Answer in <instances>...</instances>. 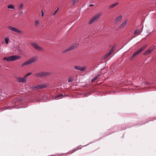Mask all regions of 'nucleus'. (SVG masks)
<instances>
[{"mask_svg":"<svg viewBox=\"0 0 156 156\" xmlns=\"http://www.w3.org/2000/svg\"><path fill=\"white\" fill-rule=\"evenodd\" d=\"M20 56L18 55H12L8 57H5L3 58V60L6 61H11L16 60L17 59H20Z\"/></svg>","mask_w":156,"mask_h":156,"instance_id":"obj_1","label":"nucleus"},{"mask_svg":"<svg viewBox=\"0 0 156 156\" xmlns=\"http://www.w3.org/2000/svg\"><path fill=\"white\" fill-rule=\"evenodd\" d=\"M147 46L144 45L141 47L140 49L136 51L134 53L132 56L130 58V59H132L133 58L135 57L136 55L140 54L141 51H143L146 48Z\"/></svg>","mask_w":156,"mask_h":156,"instance_id":"obj_2","label":"nucleus"},{"mask_svg":"<svg viewBox=\"0 0 156 156\" xmlns=\"http://www.w3.org/2000/svg\"><path fill=\"white\" fill-rule=\"evenodd\" d=\"M101 15V13H98L95 15L90 20L89 22V24L90 25L92 24L96 20H98L100 17Z\"/></svg>","mask_w":156,"mask_h":156,"instance_id":"obj_3","label":"nucleus"},{"mask_svg":"<svg viewBox=\"0 0 156 156\" xmlns=\"http://www.w3.org/2000/svg\"><path fill=\"white\" fill-rule=\"evenodd\" d=\"M36 61V58L35 57H33L30 58L29 60L23 63L22 65V66L23 67L25 66L31 64Z\"/></svg>","mask_w":156,"mask_h":156,"instance_id":"obj_4","label":"nucleus"},{"mask_svg":"<svg viewBox=\"0 0 156 156\" xmlns=\"http://www.w3.org/2000/svg\"><path fill=\"white\" fill-rule=\"evenodd\" d=\"M50 73L49 72H40L34 74L35 76L37 77H43L47 75H49Z\"/></svg>","mask_w":156,"mask_h":156,"instance_id":"obj_5","label":"nucleus"},{"mask_svg":"<svg viewBox=\"0 0 156 156\" xmlns=\"http://www.w3.org/2000/svg\"><path fill=\"white\" fill-rule=\"evenodd\" d=\"M48 94L47 93L41 94L39 96V98L41 100H45L48 98Z\"/></svg>","mask_w":156,"mask_h":156,"instance_id":"obj_6","label":"nucleus"},{"mask_svg":"<svg viewBox=\"0 0 156 156\" xmlns=\"http://www.w3.org/2000/svg\"><path fill=\"white\" fill-rule=\"evenodd\" d=\"M8 29L13 32H16L19 33H22L21 31L19 29L11 26H9Z\"/></svg>","mask_w":156,"mask_h":156,"instance_id":"obj_7","label":"nucleus"},{"mask_svg":"<svg viewBox=\"0 0 156 156\" xmlns=\"http://www.w3.org/2000/svg\"><path fill=\"white\" fill-rule=\"evenodd\" d=\"M33 47L36 50L39 51H42L43 49L41 47H39L37 44L35 43H31Z\"/></svg>","mask_w":156,"mask_h":156,"instance_id":"obj_8","label":"nucleus"},{"mask_svg":"<svg viewBox=\"0 0 156 156\" xmlns=\"http://www.w3.org/2000/svg\"><path fill=\"white\" fill-rule=\"evenodd\" d=\"M47 87V85L46 84H42L41 85H38L37 86H34L32 87L33 90H36L40 89L46 87Z\"/></svg>","mask_w":156,"mask_h":156,"instance_id":"obj_9","label":"nucleus"},{"mask_svg":"<svg viewBox=\"0 0 156 156\" xmlns=\"http://www.w3.org/2000/svg\"><path fill=\"white\" fill-rule=\"evenodd\" d=\"M154 46H152L148 50H146L144 52V55H148L150 54L154 49Z\"/></svg>","mask_w":156,"mask_h":156,"instance_id":"obj_10","label":"nucleus"},{"mask_svg":"<svg viewBox=\"0 0 156 156\" xmlns=\"http://www.w3.org/2000/svg\"><path fill=\"white\" fill-rule=\"evenodd\" d=\"M74 68L76 70H79L81 71H83L86 69V67L85 66L81 67L80 66H75L74 67Z\"/></svg>","mask_w":156,"mask_h":156,"instance_id":"obj_11","label":"nucleus"},{"mask_svg":"<svg viewBox=\"0 0 156 156\" xmlns=\"http://www.w3.org/2000/svg\"><path fill=\"white\" fill-rule=\"evenodd\" d=\"M27 78L25 76H24L23 78L19 77L17 78V80L19 82L24 83L26 81Z\"/></svg>","mask_w":156,"mask_h":156,"instance_id":"obj_12","label":"nucleus"},{"mask_svg":"<svg viewBox=\"0 0 156 156\" xmlns=\"http://www.w3.org/2000/svg\"><path fill=\"white\" fill-rule=\"evenodd\" d=\"M122 17V16L121 15H120L118 16L115 20V23H117L121 20Z\"/></svg>","mask_w":156,"mask_h":156,"instance_id":"obj_13","label":"nucleus"},{"mask_svg":"<svg viewBox=\"0 0 156 156\" xmlns=\"http://www.w3.org/2000/svg\"><path fill=\"white\" fill-rule=\"evenodd\" d=\"M76 46L75 44H73L72 46L69 47L66 50V51L72 50L76 48Z\"/></svg>","mask_w":156,"mask_h":156,"instance_id":"obj_14","label":"nucleus"},{"mask_svg":"<svg viewBox=\"0 0 156 156\" xmlns=\"http://www.w3.org/2000/svg\"><path fill=\"white\" fill-rule=\"evenodd\" d=\"M128 20H126L124 22L121 24L120 27V28H122L125 27L127 23Z\"/></svg>","mask_w":156,"mask_h":156,"instance_id":"obj_15","label":"nucleus"},{"mask_svg":"<svg viewBox=\"0 0 156 156\" xmlns=\"http://www.w3.org/2000/svg\"><path fill=\"white\" fill-rule=\"evenodd\" d=\"M141 30V29H140L139 28H137L134 32V35H136L138 34H139V32Z\"/></svg>","mask_w":156,"mask_h":156,"instance_id":"obj_16","label":"nucleus"},{"mask_svg":"<svg viewBox=\"0 0 156 156\" xmlns=\"http://www.w3.org/2000/svg\"><path fill=\"white\" fill-rule=\"evenodd\" d=\"M118 4H119L118 2H116L115 3L109 6V9H112V8H113L114 7H115V6H116Z\"/></svg>","mask_w":156,"mask_h":156,"instance_id":"obj_17","label":"nucleus"},{"mask_svg":"<svg viewBox=\"0 0 156 156\" xmlns=\"http://www.w3.org/2000/svg\"><path fill=\"white\" fill-rule=\"evenodd\" d=\"M80 149V148H79V147H78L75 148L73 149L69 152H70L71 153H72Z\"/></svg>","mask_w":156,"mask_h":156,"instance_id":"obj_18","label":"nucleus"},{"mask_svg":"<svg viewBox=\"0 0 156 156\" xmlns=\"http://www.w3.org/2000/svg\"><path fill=\"white\" fill-rule=\"evenodd\" d=\"M79 0H72L71 4L72 5H74L78 2Z\"/></svg>","mask_w":156,"mask_h":156,"instance_id":"obj_19","label":"nucleus"},{"mask_svg":"<svg viewBox=\"0 0 156 156\" xmlns=\"http://www.w3.org/2000/svg\"><path fill=\"white\" fill-rule=\"evenodd\" d=\"M40 23L38 20H36L35 21V26L36 27L40 26Z\"/></svg>","mask_w":156,"mask_h":156,"instance_id":"obj_20","label":"nucleus"},{"mask_svg":"<svg viewBox=\"0 0 156 156\" xmlns=\"http://www.w3.org/2000/svg\"><path fill=\"white\" fill-rule=\"evenodd\" d=\"M99 76V75H98L96 76H95L92 79V82H94L97 78Z\"/></svg>","mask_w":156,"mask_h":156,"instance_id":"obj_21","label":"nucleus"},{"mask_svg":"<svg viewBox=\"0 0 156 156\" xmlns=\"http://www.w3.org/2000/svg\"><path fill=\"white\" fill-rule=\"evenodd\" d=\"M8 8L10 9H14L15 8L12 5H9L8 6Z\"/></svg>","mask_w":156,"mask_h":156,"instance_id":"obj_22","label":"nucleus"},{"mask_svg":"<svg viewBox=\"0 0 156 156\" xmlns=\"http://www.w3.org/2000/svg\"><path fill=\"white\" fill-rule=\"evenodd\" d=\"M113 51H114L113 48H111V49L110 50L109 52L108 53V54H109V55H111Z\"/></svg>","mask_w":156,"mask_h":156,"instance_id":"obj_23","label":"nucleus"},{"mask_svg":"<svg viewBox=\"0 0 156 156\" xmlns=\"http://www.w3.org/2000/svg\"><path fill=\"white\" fill-rule=\"evenodd\" d=\"M9 39L8 38H5V43L6 44H8L9 43Z\"/></svg>","mask_w":156,"mask_h":156,"instance_id":"obj_24","label":"nucleus"},{"mask_svg":"<svg viewBox=\"0 0 156 156\" xmlns=\"http://www.w3.org/2000/svg\"><path fill=\"white\" fill-rule=\"evenodd\" d=\"M62 97L61 98H62L63 97H64L63 96V95L62 94H60L59 95H57L55 98H58V97Z\"/></svg>","mask_w":156,"mask_h":156,"instance_id":"obj_25","label":"nucleus"},{"mask_svg":"<svg viewBox=\"0 0 156 156\" xmlns=\"http://www.w3.org/2000/svg\"><path fill=\"white\" fill-rule=\"evenodd\" d=\"M58 8L55 10V11L54 12L53 14V15L54 16L56 14V13H57V12L58 11Z\"/></svg>","mask_w":156,"mask_h":156,"instance_id":"obj_26","label":"nucleus"},{"mask_svg":"<svg viewBox=\"0 0 156 156\" xmlns=\"http://www.w3.org/2000/svg\"><path fill=\"white\" fill-rule=\"evenodd\" d=\"M72 81H73V79L71 77H70L68 79V82L69 83L72 82Z\"/></svg>","mask_w":156,"mask_h":156,"instance_id":"obj_27","label":"nucleus"},{"mask_svg":"<svg viewBox=\"0 0 156 156\" xmlns=\"http://www.w3.org/2000/svg\"><path fill=\"white\" fill-rule=\"evenodd\" d=\"M31 73H27L26 75H25L24 76H25L26 77V78L27 76H29V75H30L31 74Z\"/></svg>","mask_w":156,"mask_h":156,"instance_id":"obj_28","label":"nucleus"},{"mask_svg":"<svg viewBox=\"0 0 156 156\" xmlns=\"http://www.w3.org/2000/svg\"><path fill=\"white\" fill-rule=\"evenodd\" d=\"M23 5L22 3L21 4H20V7L19 9H20L22 8V7H23Z\"/></svg>","mask_w":156,"mask_h":156,"instance_id":"obj_29","label":"nucleus"},{"mask_svg":"<svg viewBox=\"0 0 156 156\" xmlns=\"http://www.w3.org/2000/svg\"><path fill=\"white\" fill-rule=\"evenodd\" d=\"M110 55H109V54H108V53L106 55H105V57L106 58H107Z\"/></svg>","mask_w":156,"mask_h":156,"instance_id":"obj_30","label":"nucleus"},{"mask_svg":"<svg viewBox=\"0 0 156 156\" xmlns=\"http://www.w3.org/2000/svg\"><path fill=\"white\" fill-rule=\"evenodd\" d=\"M22 100H23V99H22V98H20L18 100V101L19 102H20L22 101Z\"/></svg>","mask_w":156,"mask_h":156,"instance_id":"obj_31","label":"nucleus"},{"mask_svg":"<svg viewBox=\"0 0 156 156\" xmlns=\"http://www.w3.org/2000/svg\"><path fill=\"white\" fill-rule=\"evenodd\" d=\"M44 13L43 11V10H42V14H41V16H44Z\"/></svg>","mask_w":156,"mask_h":156,"instance_id":"obj_32","label":"nucleus"},{"mask_svg":"<svg viewBox=\"0 0 156 156\" xmlns=\"http://www.w3.org/2000/svg\"><path fill=\"white\" fill-rule=\"evenodd\" d=\"M94 5L93 4H90V6H93Z\"/></svg>","mask_w":156,"mask_h":156,"instance_id":"obj_33","label":"nucleus"},{"mask_svg":"<svg viewBox=\"0 0 156 156\" xmlns=\"http://www.w3.org/2000/svg\"><path fill=\"white\" fill-rule=\"evenodd\" d=\"M23 13V12L22 11L20 13V14H22Z\"/></svg>","mask_w":156,"mask_h":156,"instance_id":"obj_34","label":"nucleus"},{"mask_svg":"<svg viewBox=\"0 0 156 156\" xmlns=\"http://www.w3.org/2000/svg\"><path fill=\"white\" fill-rule=\"evenodd\" d=\"M7 109V108H5V109Z\"/></svg>","mask_w":156,"mask_h":156,"instance_id":"obj_35","label":"nucleus"},{"mask_svg":"<svg viewBox=\"0 0 156 156\" xmlns=\"http://www.w3.org/2000/svg\"><path fill=\"white\" fill-rule=\"evenodd\" d=\"M155 5H156V3L155 4Z\"/></svg>","mask_w":156,"mask_h":156,"instance_id":"obj_36","label":"nucleus"}]
</instances>
